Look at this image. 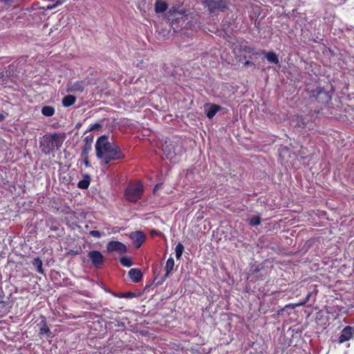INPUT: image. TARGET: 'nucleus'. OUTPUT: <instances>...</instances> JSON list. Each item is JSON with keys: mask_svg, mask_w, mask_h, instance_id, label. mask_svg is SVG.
<instances>
[{"mask_svg": "<svg viewBox=\"0 0 354 354\" xmlns=\"http://www.w3.org/2000/svg\"><path fill=\"white\" fill-rule=\"evenodd\" d=\"M96 156L104 165H109L111 161L122 160L125 155L120 147L114 142L109 141L106 135L100 136L95 143Z\"/></svg>", "mask_w": 354, "mask_h": 354, "instance_id": "1", "label": "nucleus"}, {"mask_svg": "<svg viewBox=\"0 0 354 354\" xmlns=\"http://www.w3.org/2000/svg\"><path fill=\"white\" fill-rule=\"evenodd\" d=\"M65 138L66 135L64 133L55 132L49 135H45L39 143L41 152L45 155H50L51 153L59 150Z\"/></svg>", "mask_w": 354, "mask_h": 354, "instance_id": "2", "label": "nucleus"}, {"mask_svg": "<svg viewBox=\"0 0 354 354\" xmlns=\"http://www.w3.org/2000/svg\"><path fill=\"white\" fill-rule=\"evenodd\" d=\"M184 16L173 19L169 22L170 26L174 32H178L183 29L196 30L199 28V21L197 15L193 12H187Z\"/></svg>", "mask_w": 354, "mask_h": 354, "instance_id": "3", "label": "nucleus"}, {"mask_svg": "<svg viewBox=\"0 0 354 354\" xmlns=\"http://www.w3.org/2000/svg\"><path fill=\"white\" fill-rule=\"evenodd\" d=\"M310 97H313L316 101L324 106H328L331 103L332 95L333 93V86L327 85L326 86H317L314 89L308 88L306 90Z\"/></svg>", "mask_w": 354, "mask_h": 354, "instance_id": "4", "label": "nucleus"}, {"mask_svg": "<svg viewBox=\"0 0 354 354\" xmlns=\"http://www.w3.org/2000/svg\"><path fill=\"white\" fill-rule=\"evenodd\" d=\"M143 185L140 182H130L124 191V198L129 202L136 203L143 194Z\"/></svg>", "mask_w": 354, "mask_h": 354, "instance_id": "5", "label": "nucleus"}, {"mask_svg": "<svg viewBox=\"0 0 354 354\" xmlns=\"http://www.w3.org/2000/svg\"><path fill=\"white\" fill-rule=\"evenodd\" d=\"M201 3L210 14L216 15L218 12H225L229 8L227 0H201Z\"/></svg>", "mask_w": 354, "mask_h": 354, "instance_id": "6", "label": "nucleus"}, {"mask_svg": "<svg viewBox=\"0 0 354 354\" xmlns=\"http://www.w3.org/2000/svg\"><path fill=\"white\" fill-rule=\"evenodd\" d=\"M188 11L184 8L183 2L176 1L174 2L170 8L165 12V18L171 22L175 19L180 18L182 16L185 17V14Z\"/></svg>", "mask_w": 354, "mask_h": 354, "instance_id": "7", "label": "nucleus"}, {"mask_svg": "<svg viewBox=\"0 0 354 354\" xmlns=\"http://www.w3.org/2000/svg\"><path fill=\"white\" fill-rule=\"evenodd\" d=\"M88 257L93 266L97 268H100L104 262V257L100 251L91 250L88 252Z\"/></svg>", "mask_w": 354, "mask_h": 354, "instance_id": "8", "label": "nucleus"}, {"mask_svg": "<svg viewBox=\"0 0 354 354\" xmlns=\"http://www.w3.org/2000/svg\"><path fill=\"white\" fill-rule=\"evenodd\" d=\"M129 236L131 239V240L132 241L133 245L136 248H140L141 245H142V243L146 240L145 234L140 230H137V231L131 232L129 234Z\"/></svg>", "mask_w": 354, "mask_h": 354, "instance_id": "9", "label": "nucleus"}, {"mask_svg": "<svg viewBox=\"0 0 354 354\" xmlns=\"http://www.w3.org/2000/svg\"><path fill=\"white\" fill-rule=\"evenodd\" d=\"M87 84L84 80H77L74 82H69L67 84L66 91L68 93H82Z\"/></svg>", "mask_w": 354, "mask_h": 354, "instance_id": "10", "label": "nucleus"}, {"mask_svg": "<svg viewBox=\"0 0 354 354\" xmlns=\"http://www.w3.org/2000/svg\"><path fill=\"white\" fill-rule=\"evenodd\" d=\"M106 249L109 252L115 251L120 253H125L127 252L126 245L122 242L118 241H109L107 244Z\"/></svg>", "mask_w": 354, "mask_h": 354, "instance_id": "11", "label": "nucleus"}, {"mask_svg": "<svg viewBox=\"0 0 354 354\" xmlns=\"http://www.w3.org/2000/svg\"><path fill=\"white\" fill-rule=\"evenodd\" d=\"M354 336V328L347 326L343 328L339 336L338 342L342 344L352 339Z\"/></svg>", "mask_w": 354, "mask_h": 354, "instance_id": "12", "label": "nucleus"}, {"mask_svg": "<svg viewBox=\"0 0 354 354\" xmlns=\"http://www.w3.org/2000/svg\"><path fill=\"white\" fill-rule=\"evenodd\" d=\"M40 322L38 324L39 326V335H46L48 337L50 336L51 331L50 328L48 327L47 324L46 318L44 315H41L39 316Z\"/></svg>", "mask_w": 354, "mask_h": 354, "instance_id": "13", "label": "nucleus"}, {"mask_svg": "<svg viewBox=\"0 0 354 354\" xmlns=\"http://www.w3.org/2000/svg\"><path fill=\"white\" fill-rule=\"evenodd\" d=\"M205 109L207 118L212 119L217 112L221 110L222 107L218 104L207 103L205 105Z\"/></svg>", "mask_w": 354, "mask_h": 354, "instance_id": "14", "label": "nucleus"}, {"mask_svg": "<svg viewBox=\"0 0 354 354\" xmlns=\"http://www.w3.org/2000/svg\"><path fill=\"white\" fill-rule=\"evenodd\" d=\"M92 150V145L84 144L82 151L81 158L86 167H90L91 166L88 160V153Z\"/></svg>", "mask_w": 354, "mask_h": 354, "instance_id": "15", "label": "nucleus"}, {"mask_svg": "<svg viewBox=\"0 0 354 354\" xmlns=\"http://www.w3.org/2000/svg\"><path fill=\"white\" fill-rule=\"evenodd\" d=\"M174 260L172 257H169L167 259V261L166 262V265H165V271H166L165 274L162 278L161 281H159L157 282L158 285H161L165 281V279L169 277L171 271L174 270Z\"/></svg>", "mask_w": 354, "mask_h": 354, "instance_id": "16", "label": "nucleus"}, {"mask_svg": "<svg viewBox=\"0 0 354 354\" xmlns=\"http://www.w3.org/2000/svg\"><path fill=\"white\" fill-rule=\"evenodd\" d=\"M128 275L131 281L134 283H138L142 280L143 277L142 272L138 268H131L129 271Z\"/></svg>", "mask_w": 354, "mask_h": 354, "instance_id": "17", "label": "nucleus"}, {"mask_svg": "<svg viewBox=\"0 0 354 354\" xmlns=\"http://www.w3.org/2000/svg\"><path fill=\"white\" fill-rule=\"evenodd\" d=\"M168 3L162 0H156L154 4V10L156 13L160 14L167 11Z\"/></svg>", "mask_w": 354, "mask_h": 354, "instance_id": "18", "label": "nucleus"}, {"mask_svg": "<svg viewBox=\"0 0 354 354\" xmlns=\"http://www.w3.org/2000/svg\"><path fill=\"white\" fill-rule=\"evenodd\" d=\"M261 54H265V56L268 62L275 64H278L279 63V60L277 54L273 51L266 52L264 50H261L260 52V55Z\"/></svg>", "mask_w": 354, "mask_h": 354, "instance_id": "19", "label": "nucleus"}, {"mask_svg": "<svg viewBox=\"0 0 354 354\" xmlns=\"http://www.w3.org/2000/svg\"><path fill=\"white\" fill-rule=\"evenodd\" d=\"M46 225L50 228L52 231H57L59 229V224L57 220L50 216L46 219Z\"/></svg>", "mask_w": 354, "mask_h": 354, "instance_id": "20", "label": "nucleus"}, {"mask_svg": "<svg viewBox=\"0 0 354 354\" xmlns=\"http://www.w3.org/2000/svg\"><path fill=\"white\" fill-rule=\"evenodd\" d=\"M76 102V97L73 95H68L62 99V105L64 107H69L73 105Z\"/></svg>", "mask_w": 354, "mask_h": 354, "instance_id": "21", "label": "nucleus"}, {"mask_svg": "<svg viewBox=\"0 0 354 354\" xmlns=\"http://www.w3.org/2000/svg\"><path fill=\"white\" fill-rule=\"evenodd\" d=\"M240 50L241 51L248 54H252L256 55H260V52H255L254 48L248 45V42H245V44H241Z\"/></svg>", "mask_w": 354, "mask_h": 354, "instance_id": "22", "label": "nucleus"}, {"mask_svg": "<svg viewBox=\"0 0 354 354\" xmlns=\"http://www.w3.org/2000/svg\"><path fill=\"white\" fill-rule=\"evenodd\" d=\"M32 264L33 266H35L37 268V271L40 274H44V270L43 269V263L42 261L40 259L39 257L35 258L32 261Z\"/></svg>", "mask_w": 354, "mask_h": 354, "instance_id": "23", "label": "nucleus"}, {"mask_svg": "<svg viewBox=\"0 0 354 354\" xmlns=\"http://www.w3.org/2000/svg\"><path fill=\"white\" fill-rule=\"evenodd\" d=\"M55 113V108L52 106H44L41 109V113L46 117H51Z\"/></svg>", "mask_w": 354, "mask_h": 354, "instance_id": "24", "label": "nucleus"}, {"mask_svg": "<svg viewBox=\"0 0 354 354\" xmlns=\"http://www.w3.org/2000/svg\"><path fill=\"white\" fill-rule=\"evenodd\" d=\"M311 295H312V292H308V295H306V297L303 299L302 301H301L298 304H288L286 306L285 308H291L293 309L297 306H304L308 301L310 297H311Z\"/></svg>", "mask_w": 354, "mask_h": 354, "instance_id": "25", "label": "nucleus"}, {"mask_svg": "<svg viewBox=\"0 0 354 354\" xmlns=\"http://www.w3.org/2000/svg\"><path fill=\"white\" fill-rule=\"evenodd\" d=\"M113 295L118 298H133L136 297V293L133 292H117L114 293Z\"/></svg>", "mask_w": 354, "mask_h": 354, "instance_id": "26", "label": "nucleus"}, {"mask_svg": "<svg viewBox=\"0 0 354 354\" xmlns=\"http://www.w3.org/2000/svg\"><path fill=\"white\" fill-rule=\"evenodd\" d=\"M175 251H176V259H180L181 258L182 254L184 251V245L181 243L179 242L175 248Z\"/></svg>", "mask_w": 354, "mask_h": 354, "instance_id": "27", "label": "nucleus"}, {"mask_svg": "<svg viewBox=\"0 0 354 354\" xmlns=\"http://www.w3.org/2000/svg\"><path fill=\"white\" fill-rule=\"evenodd\" d=\"M120 262L123 266L127 268L131 267L133 264L131 259L127 257H121Z\"/></svg>", "mask_w": 354, "mask_h": 354, "instance_id": "28", "label": "nucleus"}, {"mask_svg": "<svg viewBox=\"0 0 354 354\" xmlns=\"http://www.w3.org/2000/svg\"><path fill=\"white\" fill-rule=\"evenodd\" d=\"M249 225L252 226L258 225L261 223V218L259 216H254L249 219Z\"/></svg>", "mask_w": 354, "mask_h": 354, "instance_id": "29", "label": "nucleus"}, {"mask_svg": "<svg viewBox=\"0 0 354 354\" xmlns=\"http://www.w3.org/2000/svg\"><path fill=\"white\" fill-rule=\"evenodd\" d=\"M89 184H90L89 180H82L79 181V183L77 184V186L80 189H87L88 187Z\"/></svg>", "mask_w": 354, "mask_h": 354, "instance_id": "30", "label": "nucleus"}, {"mask_svg": "<svg viewBox=\"0 0 354 354\" xmlns=\"http://www.w3.org/2000/svg\"><path fill=\"white\" fill-rule=\"evenodd\" d=\"M94 136L93 134H89L84 137V144L92 145L93 142Z\"/></svg>", "mask_w": 354, "mask_h": 354, "instance_id": "31", "label": "nucleus"}, {"mask_svg": "<svg viewBox=\"0 0 354 354\" xmlns=\"http://www.w3.org/2000/svg\"><path fill=\"white\" fill-rule=\"evenodd\" d=\"M101 127V124H99V123H95L93 124H91L89 128L88 129V130L85 132L87 133L88 131H95V130H97L98 129H100Z\"/></svg>", "mask_w": 354, "mask_h": 354, "instance_id": "32", "label": "nucleus"}, {"mask_svg": "<svg viewBox=\"0 0 354 354\" xmlns=\"http://www.w3.org/2000/svg\"><path fill=\"white\" fill-rule=\"evenodd\" d=\"M150 234L151 236L155 237V236H161L163 234L160 230H156L153 229L150 231Z\"/></svg>", "mask_w": 354, "mask_h": 354, "instance_id": "33", "label": "nucleus"}, {"mask_svg": "<svg viewBox=\"0 0 354 354\" xmlns=\"http://www.w3.org/2000/svg\"><path fill=\"white\" fill-rule=\"evenodd\" d=\"M90 234L95 238H100L102 236L101 233L97 230H91Z\"/></svg>", "mask_w": 354, "mask_h": 354, "instance_id": "34", "label": "nucleus"}, {"mask_svg": "<svg viewBox=\"0 0 354 354\" xmlns=\"http://www.w3.org/2000/svg\"><path fill=\"white\" fill-rule=\"evenodd\" d=\"M7 115H8L7 113H6V114L0 113V122L4 120V119L6 118Z\"/></svg>", "mask_w": 354, "mask_h": 354, "instance_id": "35", "label": "nucleus"}, {"mask_svg": "<svg viewBox=\"0 0 354 354\" xmlns=\"http://www.w3.org/2000/svg\"><path fill=\"white\" fill-rule=\"evenodd\" d=\"M244 65H245V66H253V65H254V63H253V62H250V61L248 60V61H246V62H245Z\"/></svg>", "mask_w": 354, "mask_h": 354, "instance_id": "36", "label": "nucleus"}, {"mask_svg": "<svg viewBox=\"0 0 354 354\" xmlns=\"http://www.w3.org/2000/svg\"><path fill=\"white\" fill-rule=\"evenodd\" d=\"M65 221H66V224L69 225H70V222H69V221L68 220V217H66V218H65Z\"/></svg>", "mask_w": 354, "mask_h": 354, "instance_id": "37", "label": "nucleus"}, {"mask_svg": "<svg viewBox=\"0 0 354 354\" xmlns=\"http://www.w3.org/2000/svg\"><path fill=\"white\" fill-rule=\"evenodd\" d=\"M70 214H71V216H74L75 215V213L74 212H71Z\"/></svg>", "mask_w": 354, "mask_h": 354, "instance_id": "38", "label": "nucleus"}, {"mask_svg": "<svg viewBox=\"0 0 354 354\" xmlns=\"http://www.w3.org/2000/svg\"><path fill=\"white\" fill-rule=\"evenodd\" d=\"M2 1H3V0H1Z\"/></svg>", "mask_w": 354, "mask_h": 354, "instance_id": "39", "label": "nucleus"}]
</instances>
